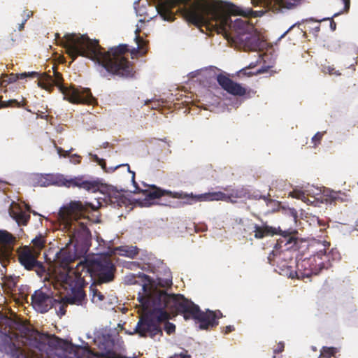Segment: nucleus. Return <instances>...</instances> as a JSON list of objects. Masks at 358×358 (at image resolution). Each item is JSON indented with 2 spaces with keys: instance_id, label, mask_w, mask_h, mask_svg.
I'll use <instances>...</instances> for the list:
<instances>
[{
  "instance_id": "nucleus-1",
  "label": "nucleus",
  "mask_w": 358,
  "mask_h": 358,
  "mask_svg": "<svg viewBox=\"0 0 358 358\" xmlns=\"http://www.w3.org/2000/svg\"><path fill=\"white\" fill-rule=\"evenodd\" d=\"M156 10L164 20L172 22L175 14L172 8L178 7L177 12L190 24L200 27L212 26L218 34L224 35L229 41L236 43L254 27L248 20L238 18L232 21L231 15H240L246 18L262 17L264 10H253L243 8L231 2L217 1L208 3L204 0H155Z\"/></svg>"
},
{
  "instance_id": "nucleus-2",
  "label": "nucleus",
  "mask_w": 358,
  "mask_h": 358,
  "mask_svg": "<svg viewBox=\"0 0 358 358\" xmlns=\"http://www.w3.org/2000/svg\"><path fill=\"white\" fill-rule=\"evenodd\" d=\"M143 289L145 295L139 296L138 300L143 313L135 328L136 333L142 337L154 338L157 335H162L160 324L169 320L167 310L182 315L186 320L189 316L199 318L203 315L199 313L198 308L188 302L182 294H169L157 289L148 290L146 285H143Z\"/></svg>"
},
{
  "instance_id": "nucleus-3",
  "label": "nucleus",
  "mask_w": 358,
  "mask_h": 358,
  "mask_svg": "<svg viewBox=\"0 0 358 358\" xmlns=\"http://www.w3.org/2000/svg\"><path fill=\"white\" fill-rule=\"evenodd\" d=\"M55 38L65 48L66 54L72 59L71 62L82 56L95 62L113 75L123 78L134 75L132 64L123 56L129 51L126 44L111 48L106 52L98 40H92L86 34H66L61 38L57 33Z\"/></svg>"
},
{
  "instance_id": "nucleus-4",
  "label": "nucleus",
  "mask_w": 358,
  "mask_h": 358,
  "mask_svg": "<svg viewBox=\"0 0 358 358\" xmlns=\"http://www.w3.org/2000/svg\"><path fill=\"white\" fill-rule=\"evenodd\" d=\"M87 210V206L80 201H72L59 210V220L70 237L69 243L56 254L55 262L64 269L61 280L69 271L81 276V271L78 269V265L76 269L69 265L84 257L91 245L90 231L83 222H79Z\"/></svg>"
},
{
  "instance_id": "nucleus-5",
  "label": "nucleus",
  "mask_w": 358,
  "mask_h": 358,
  "mask_svg": "<svg viewBox=\"0 0 358 358\" xmlns=\"http://www.w3.org/2000/svg\"><path fill=\"white\" fill-rule=\"evenodd\" d=\"M38 85L48 92H52L57 86L63 94L64 99L73 104H94L96 101L89 88L78 89L73 86L66 87L63 84L62 73L53 67V76L46 73H39Z\"/></svg>"
},
{
  "instance_id": "nucleus-6",
  "label": "nucleus",
  "mask_w": 358,
  "mask_h": 358,
  "mask_svg": "<svg viewBox=\"0 0 358 358\" xmlns=\"http://www.w3.org/2000/svg\"><path fill=\"white\" fill-rule=\"evenodd\" d=\"M128 168V171L132 173V180L136 188L134 193H143L145 198L141 202V206H148L149 201L156 199H159L164 196H169L172 198L179 199L183 200L184 204H192L198 201H227L226 194L222 192H208L201 194H193L185 193L183 192H172L169 190L162 189L155 185H151V189H141L136 182L135 173L130 171L129 164H125Z\"/></svg>"
},
{
  "instance_id": "nucleus-7",
  "label": "nucleus",
  "mask_w": 358,
  "mask_h": 358,
  "mask_svg": "<svg viewBox=\"0 0 358 358\" xmlns=\"http://www.w3.org/2000/svg\"><path fill=\"white\" fill-rule=\"evenodd\" d=\"M78 269L81 271V276L85 282V278L88 277L90 281L99 285L113 281L116 271L111 259L106 255L85 257L84 261L78 264Z\"/></svg>"
},
{
  "instance_id": "nucleus-8",
  "label": "nucleus",
  "mask_w": 358,
  "mask_h": 358,
  "mask_svg": "<svg viewBox=\"0 0 358 358\" xmlns=\"http://www.w3.org/2000/svg\"><path fill=\"white\" fill-rule=\"evenodd\" d=\"M61 281L64 289L71 292V294L63 298L62 301L66 304L82 306L86 297L83 290L85 285L83 277L76 275L73 271H69Z\"/></svg>"
},
{
  "instance_id": "nucleus-9",
  "label": "nucleus",
  "mask_w": 358,
  "mask_h": 358,
  "mask_svg": "<svg viewBox=\"0 0 358 358\" xmlns=\"http://www.w3.org/2000/svg\"><path fill=\"white\" fill-rule=\"evenodd\" d=\"M18 261L27 271H34L40 277H43L45 272V268L43 262L38 260L40 255L30 245H24L20 248L17 251Z\"/></svg>"
},
{
  "instance_id": "nucleus-10",
  "label": "nucleus",
  "mask_w": 358,
  "mask_h": 358,
  "mask_svg": "<svg viewBox=\"0 0 358 358\" xmlns=\"http://www.w3.org/2000/svg\"><path fill=\"white\" fill-rule=\"evenodd\" d=\"M57 185L66 187H79L92 192H96L100 189V182L95 180H86L83 176L68 178L62 174H57Z\"/></svg>"
},
{
  "instance_id": "nucleus-11",
  "label": "nucleus",
  "mask_w": 358,
  "mask_h": 358,
  "mask_svg": "<svg viewBox=\"0 0 358 358\" xmlns=\"http://www.w3.org/2000/svg\"><path fill=\"white\" fill-rule=\"evenodd\" d=\"M254 237L257 239H262L266 236H273L275 234H281V230L280 228H275L267 224L266 222H264L262 225L255 224L254 225ZM297 234L294 229L289 231H284L282 233V236L286 238L287 244H290L292 242L296 243V238L295 237Z\"/></svg>"
},
{
  "instance_id": "nucleus-12",
  "label": "nucleus",
  "mask_w": 358,
  "mask_h": 358,
  "mask_svg": "<svg viewBox=\"0 0 358 358\" xmlns=\"http://www.w3.org/2000/svg\"><path fill=\"white\" fill-rule=\"evenodd\" d=\"M319 262L314 254L310 258L304 259L296 264V276L299 279L310 278L313 275H317L322 270L318 265Z\"/></svg>"
},
{
  "instance_id": "nucleus-13",
  "label": "nucleus",
  "mask_w": 358,
  "mask_h": 358,
  "mask_svg": "<svg viewBox=\"0 0 358 358\" xmlns=\"http://www.w3.org/2000/svg\"><path fill=\"white\" fill-rule=\"evenodd\" d=\"M31 305L38 312L45 313L48 312L57 302L52 296L40 289L36 290L31 296Z\"/></svg>"
},
{
  "instance_id": "nucleus-14",
  "label": "nucleus",
  "mask_w": 358,
  "mask_h": 358,
  "mask_svg": "<svg viewBox=\"0 0 358 358\" xmlns=\"http://www.w3.org/2000/svg\"><path fill=\"white\" fill-rule=\"evenodd\" d=\"M301 0H271L270 2L267 3V6L273 12L278 13L282 8H295L301 3ZM342 2L344 4L343 10L335 13L334 17H336L344 13H348L350 7V0H342Z\"/></svg>"
},
{
  "instance_id": "nucleus-15",
  "label": "nucleus",
  "mask_w": 358,
  "mask_h": 358,
  "mask_svg": "<svg viewBox=\"0 0 358 358\" xmlns=\"http://www.w3.org/2000/svg\"><path fill=\"white\" fill-rule=\"evenodd\" d=\"M187 301L193 304L194 306L197 307L199 313L203 315L202 317H199V318H195L189 316L187 320L193 319L199 321L200 322L199 328L201 329H208L210 328L215 327L218 325L219 322L217 319L222 317V313L220 310L212 311L207 310L206 312H203L201 310L198 305L194 303L191 300L187 299Z\"/></svg>"
},
{
  "instance_id": "nucleus-16",
  "label": "nucleus",
  "mask_w": 358,
  "mask_h": 358,
  "mask_svg": "<svg viewBox=\"0 0 358 358\" xmlns=\"http://www.w3.org/2000/svg\"><path fill=\"white\" fill-rule=\"evenodd\" d=\"M217 81L224 90L232 95L243 96L247 93L245 88L222 73L217 76Z\"/></svg>"
},
{
  "instance_id": "nucleus-17",
  "label": "nucleus",
  "mask_w": 358,
  "mask_h": 358,
  "mask_svg": "<svg viewBox=\"0 0 358 358\" xmlns=\"http://www.w3.org/2000/svg\"><path fill=\"white\" fill-rule=\"evenodd\" d=\"M324 248L317 251L315 255L319 262V266L322 269H327L331 266L332 262L338 261L341 259V255L337 250L331 249L328 252H327L326 245H323Z\"/></svg>"
},
{
  "instance_id": "nucleus-18",
  "label": "nucleus",
  "mask_w": 358,
  "mask_h": 358,
  "mask_svg": "<svg viewBox=\"0 0 358 358\" xmlns=\"http://www.w3.org/2000/svg\"><path fill=\"white\" fill-rule=\"evenodd\" d=\"M236 43L242 44L245 48L252 51H257L260 50L264 45V41L261 39L259 36L256 33L252 31L248 32L245 36L241 38Z\"/></svg>"
},
{
  "instance_id": "nucleus-19",
  "label": "nucleus",
  "mask_w": 358,
  "mask_h": 358,
  "mask_svg": "<svg viewBox=\"0 0 358 358\" xmlns=\"http://www.w3.org/2000/svg\"><path fill=\"white\" fill-rule=\"evenodd\" d=\"M9 214L18 225L26 226L30 220V215L23 210L21 206L17 203L10 207Z\"/></svg>"
},
{
  "instance_id": "nucleus-20",
  "label": "nucleus",
  "mask_w": 358,
  "mask_h": 358,
  "mask_svg": "<svg viewBox=\"0 0 358 358\" xmlns=\"http://www.w3.org/2000/svg\"><path fill=\"white\" fill-rule=\"evenodd\" d=\"M18 349L9 335L0 332V351L15 355Z\"/></svg>"
},
{
  "instance_id": "nucleus-21",
  "label": "nucleus",
  "mask_w": 358,
  "mask_h": 358,
  "mask_svg": "<svg viewBox=\"0 0 358 358\" xmlns=\"http://www.w3.org/2000/svg\"><path fill=\"white\" fill-rule=\"evenodd\" d=\"M224 190L227 192V193H225L227 196V201L236 203V199H251L249 189L244 186L237 187L230 191L227 188H224Z\"/></svg>"
},
{
  "instance_id": "nucleus-22",
  "label": "nucleus",
  "mask_w": 358,
  "mask_h": 358,
  "mask_svg": "<svg viewBox=\"0 0 358 358\" xmlns=\"http://www.w3.org/2000/svg\"><path fill=\"white\" fill-rule=\"evenodd\" d=\"M36 183L41 187H47L51 185H57V174H40L36 176Z\"/></svg>"
},
{
  "instance_id": "nucleus-23",
  "label": "nucleus",
  "mask_w": 358,
  "mask_h": 358,
  "mask_svg": "<svg viewBox=\"0 0 358 358\" xmlns=\"http://www.w3.org/2000/svg\"><path fill=\"white\" fill-rule=\"evenodd\" d=\"M2 287L8 292H13L15 291L19 277L5 275L1 278Z\"/></svg>"
},
{
  "instance_id": "nucleus-24",
  "label": "nucleus",
  "mask_w": 358,
  "mask_h": 358,
  "mask_svg": "<svg viewBox=\"0 0 358 358\" xmlns=\"http://www.w3.org/2000/svg\"><path fill=\"white\" fill-rule=\"evenodd\" d=\"M121 256L127 257L129 258H134L138 255L139 249L136 246L132 245H122L116 248Z\"/></svg>"
},
{
  "instance_id": "nucleus-25",
  "label": "nucleus",
  "mask_w": 358,
  "mask_h": 358,
  "mask_svg": "<svg viewBox=\"0 0 358 358\" xmlns=\"http://www.w3.org/2000/svg\"><path fill=\"white\" fill-rule=\"evenodd\" d=\"M327 196L326 201L330 203H342L346 200L345 194L341 192L331 191Z\"/></svg>"
},
{
  "instance_id": "nucleus-26",
  "label": "nucleus",
  "mask_w": 358,
  "mask_h": 358,
  "mask_svg": "<svg viewBox=\"0 0 358 358\" xmlns=\"http://www.w3.org/2000/svg\"><path fill=\"white\" fill-rule=\"evenodd\" d=\"M97 283H93L91 285L90 294H92V301L94 303H99L105 299V296L96 287Z\"/></svg>"
},
{
  "instance_id": "nucleus-27",
  "label": "nucleus",
  "mask_w": 358,
  "mask_h": 358,
  "mask_svg": "<svg viewBox=\"0 0 358 358\" xmlns=\"http://www.w3.org/2000/svg\"><path fill=\"white\" fill-rule=\"evenodd\" d=\"M140 30L137 29L136 30V42L137 43V48H134L131 51V54H136L138 52H141L142 55H145L147 52V49L144 48V46L145 45L146 42L143 40L142 37L139 36Z\"/></svg>"
},
{
  "instance_id": "nucleus-28",
  "label": "nucleus",
  "mask_w": 358,
  "mask_h": 358,
  "mask_svg": "<svg viewBox=\"0 0 358 358\" xmlns=\"http://www.w3.org/2000/svg\"><path fill=\"white\" fill-rule=\"evenodd\" d=\"M39 76V73L36 71L29 72V73H22L20 74H14L11 73L9 76L8 83H11L15 82L18 79H24L25 78H34Z\"/></svg>"
},
{
  "instance_id": "nucleus-29",
  "label": "nucleus",
  "mask_w": 358,
  "mask_h": 358,
  "mask_svg": "<svg viewBox=\"0 0 358 358\" xmlns=\"http://www.w3.org/2000/svg\"><path fill=\"white\" fill-rule=\"evenodd\" d=\"M31 243L33 244V246L31 247L35 250V252L41 255V252L45 247V244L44 236H43L41 234H39L31 241Z\"/></svg>"
},
{
  "instance_id": "nucleus-30",
  "label": "nucleus",
  "mask_w": 358,
  "mask_h": 358,
  "mask_svg": "<svg viewBox=\"0 0 358 358\" xmlns=\"http://www.w3.org/2000/svg\"><path fill=\"white\" fill-rule=\"evenodd\" d=\"M15 241V238L9 232L5 230H0V243L5 245H10Z\"/></svg>"
},
{
  "instance_id": "nucleus-31",
  "label": "nucleus",
  "mask_w": 358,
  "mask_h": 358,
  "mask_svg": "<svg viewBox=\"0 0 358 358\" xmlns=\"http://www.w3.org/2000/svg\"><path fill=\"white\" fill-rule=\"evenodd\" d=\"M338 350L334 347H323L320 351V358L335 357Z\"/></svg>"
},
{
  "instance_id": "nucleus-32",
  "label": "nucleus",
  "mask_w": 358,
  "mask_h": 358,
  "mask_svg": "<svg viewBox=\"0 0 358 358\" xmlns=\"http://www.w3.org/2000/svg\"><path fill=\"white\" fill-rule=\"evenodd\" d=\"M95 356L103 358H122L120 355L113 351H107L104 353H97L95 355Z\"/></svg>"
},
{
  "instance_id": "nucleus-33",
  "label": "nucleus",
  "mask_w": 358,
  "mask_h": 358,
  "mask_svg": "<svg viewBox=\"0 0 358 358\" xmlns=\"http://www.w3.org/2000/svg\"><path fill=\"white\" fill-rule=\"evenodd\" d=\"M1 106L2 107H22V105L17 101L16 99H10L6 101H2L1 102Z\"/></svg>"
},
{
  "instance_id": "nucleus-34",
  "label": "nucleus",
  "mask_w": 358,
  "mask_h": 358,
  "mask_svg": "<svg viewBox=\"0 0 358 358\" xmlns=\"http://www.w3.org/2000/svg\"><path fill=\"white\" fill-rule=\"evenodd\" d=\"M322 71L324 73H328L329 75H335V76H341V73L339 71L336 70L334 66H323Z\"/></svg>"
},
{
  "instance_id": "nucleus-35",
  "label": "nucleus",
  "mask_w": 358,
  "mask_h": 358,
  "mask_svg": "<svg viewBox=\"0 0 358 358\" xmlns=\"http://www.w3.org/2000/svg\"><path fill=\"white\" fill-rule=\"evenodd\" d=\"M165 321L166 323L164 324V331L167 333V334L171 335L174 333L176 331V325L173 323Z\"/></svg>"
},
{
  "instance_id": "nucleus-36",
  "label": "nucleus",
  "mask_w": 358,
  "mask_h": 358,
  "mask_svg": "<svg viewBox=\"0 0 358 358\" xmlns=\"http://www.w3.org/2000/svg\"><path fill=\"white\" fill-rule=\"evenodd\" d=\"M158 284L163 287H170L172 285V278H166L164 281L162 282L161 278H158Z\"/></svg>"
},
{
  "instance_id": "nucleus-37",
  "label": "nucleus",
  "mask_w": 358,
  "mask_h": 358,
  "mask_svg": "<svg viewBox=\"0 0 358 358\" xmlns=\"http://www.w3.org/2000/svg\"><path fill=\"white\" fill-rule=\"evenodd\" d=\"M322 136L323 134L321 132H317L314 135V136L312 138V141L314 143L315 146L320 143Z\"/></svg>"
},
{
  "instance_id": "nucleus-38",
  "label": "nucleus",
  "mask_w": 358,
  "mask_h": 358,
  "mask_svg": "<svg viewBox=\"0 0 358 358\" xmlns=\"http://www.w3.org/2000/svg\"><path fill=\"white\" fill-rule=\"evenodd\" d=\"M114 199L115 201H113V198L112 197L111 201L113 203H117L119 206H122V205L125 203V198L122 195H118V197H115Z\"/></svg>"
},
{
  "instance_id": "nucleus-39",
  "label": "nucleus",
  "mask_w": 358,
  "mask_h": 358,
  "mask_svg": "<svg viewBox=\"0 0 358 358\" xmlns=\"http://www.w3.org/2000/svg\"><path fill=\"white\" fill-rule=\"evenodd\" d=\"M59 303L60 306L59 308V314H60L61 316L64 315L66 314V307L67 306L66 303H64V301H62V303H61L59 301H57L56 303Z\"/></svg>"
},
{
  "instance_id": "nucleus-40",
  "label": "nucleus",
  "mask_w": 358,
  "mask_h": 358,
  "mask_svg": "<svg viewBox=\"0 0 358 358\" xmlns=\"http://www.w3.org/2000/svg\"><path fill=\"white\" fill-rule=\"evenodd\" d=\"M284 348H285L284 343L280 342L278 343L277 348L273 350V353L278 354V353L282 352V351H284Z\"/></svg>"
},
{
  "instance_id": "nucleus-41",
  "label": "nucleus",
  "mask_w": 358,
  "mask_h": 358,
  "mask_svg": "<svg viewBox=\"0 0 358 358\" xmlns=\"http://www.w3.org/2000/svg\"><path fill=\"white\" fill-rule=\"evenodd\" d=\"M234 330L235 328L234 326L228 325L224 328V329L222 330V333H224V334H227L231 331H234Z\"/></svg>"
},
{
  "instance_id": "nucleus-42",
  "label": "nucleus",
  "mask_w": 358,
  "mask_h": 358,
  "mask_svg": "<svg viewBox=\"0 0 358 358\" xmlns=\"http://www.w3.org/2000/svg\"><path fill=\"white\" fill-rule=\"evenodd\" d=\"M57 152L59 155L63 156L64 157L69 155V152L67 150H64L62 148H57Z\"/></svg>"
},
{
  "instance_id": "nucleus-43",
  "label": "nucleus",
  "mask_w": 358,
  "mask_h": 358,
  "mask_svg": "<svg viewBox=\"0 0 358 358\" xmlns=\"http://www.w3.org/2000/svg\"><path fill=\"white\" fill-rule=\"evenodd\" d=\"M33 15V12L29 10H26L24 11L23 16L24 19H27V20Z\"/></svg>"
},
{
  "instance_id": "nucleus-44",
  "label": "nucleus",
  "mask_w": 358,
  "mask_h": 358,
  "mask_svg": "<svg viewBox=\"0 0 358 358\" xmlns=\"http://www.w3.org/2000/svg\"><path fill=\"white\" fill-rule=\"evenodd\" d=\"M300 23L299 22H296L295 24H294L293 25H292L281 36H280V38H284L294 27H296V25H299Z\"/></svg>"
},
{
  "instance_id": "nucleus-45",
  "label": "nucleus",
  "mask_w": 358,
  "mask_h": 358,
  "mask_svg": "<svg viewBox=\"0 0 358 358\" xmlns=\"http://www.w3.org/2000/svg\"><path fill=\"white\" fill-rule=\"evenodd\" d=\"M270 196L271 195L269 194H268L267 195H263V196H255V197L256 199H263L264 201H270Z\"/></svg>"
},
{
  "instance_id": "nucleus-46",
  "label": "nucleus",
  "mask_w": 358,
  "mask_h": 358,
  "mask_svg": "<svg viewBox=\"0 0 358 358\" xmlns=\"http://www.w3.org/2000/svg\"><path fill=\"white\" fill-rule=\"evenodd\" d=\"M92 159H93V161L95 162H97V163H104V159H100L96 155H92Z\"/></svg>"
},
{
  "instance_id": "nucleus-47",
  "label": "nucleus",
  "mask_w": 358,
  "mask_h": 358,
  "mask_svg": "<svg viewBox=\"0 0 358 358\" xmlns=\"http://www.w3.org/2000/svg\"><path fill=\"white\" fill-rule=\"evenodd\" d=\"M330 27L332 31H335L336 29V23L333 20L332 18L330 21Z\"/></svg>"
},
{
  "instance_id": "nucleus-48",
  "label": "nucleus",
  "mask_w": 358,
  "mask_h": 358,
  "mask_svg": "<svg viewBox=\"0 0 358 358\" xmlns=\"http://www.w3.org/2000/svg\"><path fill=\"white\" fill-rule=\"evenodd\" d=\"M26 22H27V19H24L23 22L19 24V27H18L19 31H22L24 29Z\"/></svg>"
},
{
  "instance_id": "nucleus-49",
  "label": "nucleus",
  "mask_w": 358,
  "mask_h": 358,
  "mask_svg": "<svg viewBox=\"0 0 358 358\" xmlns=\"http://www.w3.org/2000/svg\"><path fill=\"white\" fill-rule=\"evenodd\" d=\"M72 157L76 158V161L74 162L75 164H79L80 162V156L75 154L72 156Z\"/></svg>"
},
{
  "instance_id": "nucleus-50",
  "label": "nucleus",
  "mask_w": 358,
  "mask_h": 358,
  "mask_svg": "<svg viewBox=\"0 0 358 358\" xmlns=\"http://www.w3.org/2000/svg\"><path fill=\"white\" fill-rule=\"evenodd\" d=\"M98 164L102 167V169H106V163L105 161H104V163L101 162V163H98Z\"/></svg>"
},
{
  "instance_id": "nucleus-51",
  "label": "nucleus",
  "mask_w": 358,
  "mask_h": 358,
  "mask_svg": "<svg viewBox=\"0 0 358 358\" xmlns=\"http://www.w3.org/2000/svg\"><path fill=\"white\" fill-rule=\"evenodd\" d=\"M27 210H28L29 213H31V209H30V207H29V206H27ZM32 213H33L34 215H36V214L34 211H32Z\"/></svg>"
},
{
  "instance_id": "nucleus-52",
  "label": "nucleus",
  "mask_w": 358,
  "mask_h": 358,
  "mask_svg": "<svg viewBox=\"0 0 358 358\" xmlns=\"http://www.w3.org/2000/svg\"><path fill=\"white\" fill-rule=\"evenodd\" d=\"M6 81H7V80H3V81H2V80H0V86H1V85H3V83L4 82H6Z\"/></svg>"
},
{
  "instance_id": "nucleus-53",
  "label": "nucleus",
  "mask_w": 358,
  "mask_h": 358,
  "mask_svg": "<svg viewBox=\"0 0 358 358\" xmlns=\"http://www.w3.org/2000/svg\"><path fill=\"white\" fill-rule=\"evenodd\" d=\"M180 358H185L186 357V356H185V355L182 357V355H180Z\"/></svg>"
},
{
  "instance_id": "nucleus-54",
  "label": "nucleus",
  "mask_w": 358,
  "mask_h": 358,
  "mask_svg": "<svg viewBox=\"0 0 358 358\" xmlns=\"http://www.w3.org/2000/svg\"><path fill=\"white\" fill-rule=\"evenodd\" d=\"M357 185H358V181H357Z\"/></svg>"
}]
</instances>
